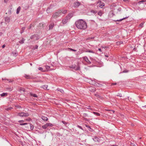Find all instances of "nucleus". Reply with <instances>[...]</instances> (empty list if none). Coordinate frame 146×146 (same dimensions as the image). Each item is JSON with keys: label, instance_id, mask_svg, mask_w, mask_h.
<instances>
[{"label": "nucleus", "instance_id": "obj_1", "mask_svg": "<svg viewBox=\"0 0 146 146\" xmlns=\"http://www.w3.org/2000/svg\"><path fill=\"white\" fill-rule=\"evenodd\" d=\"M75 24L77 28L80 30H84L87 28V23L82 19H79L76 21Z\"/></svg>", "mask_w": 146, "mask_h": 146}, {"label": "nucleus", "instance_id": "obj_2", "mask_svg": "<svg viewBox=\"0 0 146 146\" xmlns=\"http://www.w3.org/2000/svg\"><path fill=\"white\" fill-rule=\"evenodd\" d=\"M90 58L91 60V61L90 62L88 59V57L86 56H84L82 57V59L83 60H84L85 61H86V62L88 63V64H91V62L95 63L96 62V60L95 59H94L90 57Z\"/></svg>", "mask_w": 146, "mask_h": 146}, {"label": "nucleus", "instance_id": "obj_3", "mask_svg": "<svg viewBox=\"0 0 146 146\" xmlns=\"http://www.w3.org/2000/svg\"><path fill=\"white\" fill-rule=\"evenodd\" d=\"M69 67L75 70H80V66L78 63H77L76 64H72L71 66H69Z\"/></svg>", "mask_w": 146, "mask_h": 146}, {"label": "nucleus", "instance_id": "obj_4", "mask_svg": "<svg viewBox=\"0 0 146 146\" xmlns=\"http://www.w3.org/2000/svg\"><path fill=\"white\" fill-rule=\"evenodd\" d=\"M61 15V14L59 12V11L58 10L56 12L52 14V17L51 19H56Z\"/></svg>", "mask_w": 146, "mask_h": 146}, {"label": "nucleus", "instance_id": "obj_5", "mask_svg": "<svg viewBox=\"0 0 146 146\" xmlns=\"http://www.w3.org/2000/svg\"><path fill=\"white\" fill-rule=\"evenodd\" d=\"M17 115L21 117H27L29 115V114L27 113L24 112H19L17 113Z\"/></svg>", "mask_w": 146, "mask_h": 146}, {"label": "nucleus", "instance_id": "obj_6", "mask_svg": "<svg viewBox=\"0 0 146 146\" xmlns=\"http://www.w3.org/2000/svg\"><path fill=\"white\" fill-rule=\"evenodd\" d=\"M80 5L81 3L78 1H77L76 2L74 3L73 7L75 8H77Z\"/></svg>", "mask_w": 146, "mask_h": 146}, {"label": "nucleus", "instance_id": "obj_7", "mask_svg": "<svg viewBox=\"0 0 146 146\" xmlns=\"http://www.w3.org/2000/svg\"><path fill=\"white\" fill-rule=\"evenodd\" d=\"M34 38H36L35 39V40H37L39 39L38 35H33L31 36L30 37L31 39H34Z\"/></svg>", "mask_w": 146, "mask_h": 146}, {"label": "nucleus", "instance_id": "obj_8", "mask_svg": "<svg viewBox=\"0 0 146 146\" xmlns=\"http://www.w3.org/2000/svg\"><path fill=\"white\" fill-rule=\"evenodd\" d=\"M88 82L92 85H95L96 84V83L94 80H92L91 79L88 80Z\"/></svg>", "mask_w": 146, "mask_h": 146}, {"label": "nucleus", "instance_id": "obj_9", "mask_svg": "<svg viewBox=\"0 0 146 146\" xmlns=\"http://www.w3.org/2000/svg\"><path fill=\"white\" fill-rule=\"evenodd\" d=\"M4 20L6 23H8L10 21V18L9 17H6L4 18Z\"/></svg>", "mask_w": 146, "mask_h": 146}, {"label": "nucleus", "instance_id": "obj_10", "mask_svg": "<svg viewBox=\"0 0 146 146\" xmlns=\"http://www.w3.org/2000/svg\"><path fill=\"white\" fill-rule=\"evenodd\" d=\"M69 20L66 17L62 20V23L63 24H65Z\"/></svg>", "mask_w": 146, "mask_h": 146}, {"label": "nucleus", "instance_id": "obj_11", "mask_svg": "<svg viewBox=\"0 0 146 146\" xmlns=\"http://www.w3.org/2000/svg\"><path fill=\"white\" fill-rule=\"evenodd\" d=\"M73 16V14L72 13H69L67 16L66 17V18H67L69 20Z\"/></svg>", "mask_w": 146, "mask_h": 146}, {"label": "nucleus", "instance_id": "obj_12", "mask_svg": "<svg viewBox=\"0 0 146 146\" xmlns=\"http://www.w3.org/2000/svg\"><path fill=\"white\" fill-rule=\"evenodd\" d=\"M93 140L95 142L97 143L99 142L100 139L98 137H94L93 138Z\"/></svg>", "mask_w": 146, "mask_h": 146}, {"label": "nucleus", "instance_id": "obj_13", "mask_svg": "<svg viewBox=\"0 0 146 146\" xmlns=\"http://www.w3.org/2000/svg\"><path fill=\"white\" fill-rule=\"evenodd\" d=\"M59 12H60V14H61V13H62L63 14H65L67 12V10H63L62 9L59 10Z\"/></svg>", "mask_w": 146, "mask_h": 146}, {"label": "nucleus", "instance_id": "obj_14", "mask_svg": "<svg viewBox=\"0 0 146 146\" xmlns=\"http://www.w3.org/2000/svg\"><path fill=\"white\" fill-rule=\"evenodd\" d=\"M85 125L86 127L88 128V129L89 131L91 132L93 131H94V130L89 125Z\"/></svg>", "mask_w": 146, "mask_h": 146}, {"label": "nucleus", "instance_id": "obj_15", "mask_svg": "<svg viewBox=\"0 0 146 146\" xmlns=\"http://www.w3.org/2000/svg\"><path fill=\"white\" fill-rule=\"evenodd\" d=\"M54 26V23H51L50 25H49V29L50 30L52 29H53V27Z\"/></svg>", "mask_w": 146, "mask_h": 146}, {"label": "nucleus", "instance_id": "obj_16", "mask_svg": "<svg viewBox=\"0 0 146 146\" xmlns=\"http://www.w3.org/2000/svg\"><path fill=\"white\" fill-rule=\"evenodd\" d=\"M100 3L99 4V6L100 7L102 8L104 6L105 4L104 3L101 2V1H100Z\"/></svg>", "mask_w": 146, "mask_h": 146}, {"label": "nucleus", "instance_id": "obj_17", "mask_svg": "<svg viewBox=\"0 0 146 146\" xmlns=\"http://www.w3.org/2000/svg\"><path fill=\"white\" fill-rule=\"evenodd\" d=\"M24 77L27 79H32L31 77L29 75H27L26 74H25Z\"/></svg>", "mask_w": 146, "mask_h": 146}, {"label": "nucleus", "instance_id": "obj_18", "mask_svg": "<svg viewBox=\"0 0 146 146\" xmlns=\"http://www.w3.org/2000/svg\"><path fill=\"white\" fill-rule=\"evenodd\" d=\"M30 95L31 96H33L35 98L38 97V96L36 94H33L31 93H30Z\"/></svg>", "mask_w": 146, "mask_h": 146}, {"label": "nucleus", "instance_id": "obj_19", "mask_svg": "<svg viewBox=\"0 0 146 146\" xmlns=\"http://www.w3.org/2000/svg\"><path fill=\"white\" fill-rule=\"evenodd\" d=\"M51 9V6L48 7L46 10V12L48 13H50L51 12V11H50V10Z\"/></svg>", "mask_w": 146, "mask_h": 146}, {"label": "nucleus", "instance_id": "obj_20", "mask_svg": "<svg viewBox=\"0 0 146 146\" xmlns=\"http://www.w3.org/2000/svg\"><path fill=\"white\" fill-rule=\"evenodd\" d=\"M42 119L44 121H47L48 120V118L46 117L42 116L41 117Z\"/></svg>", "mask_w": 146, "mask_h": 146}, {"label": "nucleus", "instance_id": "obj_21", "mask_svg": "<svg viewBox=\"0 0 146 146\" xmlns=\"http://www.w3.org/2000/svg\"><path fill=\"white\" fill-rule=\"evenodd\" d=\"M12 53L14 56L16 57L18 55V53L17 52H13Z\"/></svg>", "mask_w": 146, "mask_h": 146}, {"label": "nucleus", "instance_id": "obj_22", "mask_svg": "<svg viewBox=\"0 0 146 146\" xmlns=\"http://www.w3.org/2000/svg\"><path fill=\"white\" fill-rule=\"evenodd\" d=\"M7 95V93H3L2 94H0V96L1 97H4L5 96H6Z\"/></svg>", "mask_w": 146, "mask_h": 146}, {"label": "nucleus", "instance_id": "obj_23", "mask_svg": "<svg viewBox=\"0 0 146 146\" xmlns=\"http://www.w3.org/2000/svg\"><path fill=\"white\" fill-rule=\"evenodd\" d=\"M29 7V6L28 5H24L23 7L24 9L25 10L27 9Z\"/></svg>", "mask_w": 146, "mask_h": 146}, {"label": "nucleus", "instance_id": "obj_24", "mask_svg": "<svg viewBox=\"0 0 146 146\" xmlns=\"http://www.w3.org/2000/svg\"><path fill=\"white\" fill-rule=\"evenodd\" d=\"M21 8L20 6H19L18 7V8H17V12H16L17 14H18L19 13V11L20 10Z\"/></svg>", "mask_w": 146, "mask_h": 146}, {"label": "nucleus", "instance_id": "obj_25", "mask_svg": "<svg viewBox=\"0 0 146 146\" xmlns=\"http://www.w3.org/2000/svg\"><path fill=\"white\" fill-rule=\"evenodd\" d=\"M47 127H48V126H47V123H46L45 125H43L42 126V127L43 129H45L46 128H47Z\"/></svg>", "mask_w": 146, "mask_h": 146}, {"label": "nucleus", "instance_id": "obj_26", "mask_svg": "<svg viewBox=\"0 0 146 146\" xmlns=\"http://www.w3.org/2000/svg\"><path fill=\"white\" fill-rule=\"evenodd\" d=\"M25 40V39H24L23 38L21 40L19 41V42L20 44H22L24 43Z\"/></svg>", "mask_w": 146, "mask_h": 146}, {"label": "nucleus", "instance_id": "obj_27", "mask_svg": "<svg viewBox=\"0 0 146 146\" xmlns=\"http://www.w3.org/2000/svg\"><path fill=\"white\" fill-rule=\"evenodd\" d=\"M48 87V86L47 85H44L42 86L41 87V88H43L44 89H47Z\"/></svg>", "mask_w": 146, "mask_h": 146}, {"label": "nucleus", "instance_id": "obj_28", "mask_svg": "<svg viewBox=\"0 0 146 146\" xmlns=\"http://www.w3.org/2000/svg\"><path fill=\"white\" fill-rule=\"evenodd\" d=\"M86 52L92 53L94 54L95 53L92 50H88L86 51Z\"/></svg>", "mask_w": 146, "mask_h": 146}, {"label": "nucleus", "instance_id": "obj_29", "mask_svg": "<svg viewBox=\"0 0 146 146\" xmlns=\"http://www.w3.org/2000/svg\"><path fill=\"white\" fill-rule=\"evenodd\" d=\"M145 2H146V0H141V1H139L138 2V4H140L142 3Z\"/></svg>", "mask_w": 146, "mask_h": 146}, {"label": "nucleus", "instance_id": "obj_30", "mask_svg": "<svg viewBox=\"0 0 146 146\" xmlns=\"http://www.w3.org/2000/svg\"><path fill=\"white\" fill-rule=\"evenodd\" d=\"M124 17L122 19H121L119 20H117V21H122V20H124V19H127V18H128V17Z\"/></svg>", "mask_w": 146, "mask_h": 146}, {"label": "nucleus", "instance_id": "obj_31", "mask_svg": "<svg viewBox=\"0 0 146 146\" xmlns=\"http://www.w3.org/2000/svg\"><path fill=\"white\" fill-rule=\"evenodd\" d=\"M93 113L95 115H96L98 116H99L100 115V114L98 112H93Z\"/></svg>", "mask_w": 146, "mask_h": 146}, {"label": "nucleus", "instance_id": "obj_32", "mask_svg": "<svg viewBox=\"0 0 146 146\" xmlns=\"http://www.w3.org/2000/svg\"><path fill=\"white\" fill-rule=\"evenodd\" d=\"M82 115L83 118L88 116V115L86 113H83Z\"/></svg>", "mask_w": 146, "mask_h": 146}, {"label": "nucleus", "instance_id": "obj_33", "mask_svg": "<svg viewBox=\"0 0 146 146\" xmlns=\"http://www.w3.org/2000/svg\"><path fill=\"white\" fill-rule=\"evenodd\" d=\"M48 127V126L52 127L53 126V125L52 123H46Z\"/></svg>", "mask_w": 146, "mask_h": 146}, {"label": "nucleus", "instance_id": "obj_34", "mask_svg": "<svg viewBox=\"0 0 146 146\" xmlns=\"http://www.w3.org/2000/svg\"><path fill=\"white\" fill-rule=\"evenodd\" d=\"M90 12L94 14H96L97 13V12L96 11H95L94 10H91L90 11Z\"/></svg>", "mask_w": 146, "mask_h": 146}, {"label": "nucleus", "instance_id": "obj_35", "mask_svg": "<svg viewBox=\"0 0 146 146\" xmlns=\"http://www.w3.org/2000/svg\"><path fill=\"white\" fill-rule=\"evenodd\" d=\"M30 129L31 130H33L34 128V126L32 124H30Z\"/></svg>", "mask_w": 146, "mask_h": 146}, {"label": "nucleus", "instance_id": "obj_36", "mask_svg": "<svg viewBox=\"0 0 146 146\" xmlns=\"http://www.w3.org/2000/svg\"><path fill=\"white\" fill-rule=\"evenodd\" d=\"M7 90L9 91H11L13 90V88H7Z\"/></svg>", "mask_w": 146, "mask_h": 146}, {"label": "nucleus", "instance_id": "obj_37", "mask_svg": "<svg viewBox=\"0 0 146 146\" xmlns=\"http://www.w3.org/2000/svg\"><path fill=\"white\" fill-rule=\"evenodd\" d=\"M57 90L58 91H60L62 93H63L64 92V91L62 89L58 88L57 89Z\"/></svg>", "mask_w": 146, "mask_h": 146}, {"label": "nucleus", "instance_id": "obj_38", "mask_svg": "<svg viewBox=\"0 0 146 146\" xmlns=\"http://www.w3.org/2000/svg\"><path fill=\"white\" fill-rule=\"evenodd\" d=\"M143 24L144 23H142L139 25V26L140 27H141V28H142L143 27Z\"/></svg>", "mask_w": 146, "mask_h": 146}, {"label": "nucleus", "instance_id": "obj_39", "mask_svg": "<svg viewBox=\"0 0 146 146\" xmlns=\"http://www.w3.org/2000/svg\"><path fill=\"white\" fill-rule=\"evenodd\" d=\"M117 96H119L120 97H122V94L121 93H118L117 94Z\"/></svg>", "mask_w": 146, "mask_h": 146}, {"label": "nucleus", "instance_id": "obj_40", "mask_svg": "<svg viewBox=\"0 0 146 146\" xmlns=\"http://www.w3.org/2000/svg\"><path fill=\"white\" fill-rule=\"evenodd\" d=\"M28 124L26 123H21L20 124V125H24L27 124Z\"/></svg>", "mask_w": 146, "mask_h": 146}, {"label": "nucleus", "instance_id": "obj_41", "mask_svg": "<svg viewBox=\"0 0 146 146\" xmlns=\"http://www.w3.org/2000/svg\"><path fill=\"white\" fill-rule=\"evenodd\" d=\"M45 67L46 69L48 70L50 68V67L47 65L45 66Z\"/></svg>", "mask_w": 146, "mask_h": 146}, {"label": "nucleus", "instance_id": "obj_42", "mask_svg": "<svg viewBox=\"0 0 146 146\" xmlns=\"http://www.w3.org/2000/svg\"><path fill=\"white\" fill-rule=\"evenodd\" d=\"M77 127H78L80 129H81L82 130H83V128L81 126H80L79 125H77Z\"/></svg>", "mask_w": 146, "mask_h": 146}, {"label": "nucleus", "instance_id": "obj_43", "mask_svg": "<svg viewBox=\"0 0 146 146\" xmlns=\"http://www.w3.org/2000/svg\"><path fill=\"white\" fill-rule=\"evenodd\" d=\"M83 119L84 120H85L86 121H89V120H88V119H87V118H86L85 117H83Z\"/></svg>", "mask_w": 146, "mask_h": 146}, {"label": "nucleus", "instance_id": "obj_44", "mask_svg": "<svg viewBox=\"0 0 146 146\" xmlns=\"http://www.w3.org/2000/svg\"><path fill=\"white\" fill-rule=\"evenodd\" d=\"M98 14L100 16H101L102 14V13L100 11L98 12Z\"/></svg>", "mask_w": 146, "mask_h": 146}, {"label": "nucleus", "instance_id": "obj_45", "mask_svg": "<svg viewBox=\"0 0 146 146\" xmlns=\"http://www.w3.org/2000/svg\"><path fill=\"white\" fill-rule=\"evenodd\" d=\"M38 69L39 70L42 71V70H43V69L42 68L40 67L38 68Z\"/></svg>", "mask_w": 146, "mask_h": 146}, {"label": "nucleus", "instance_id": "obj_46", "mask_svg": "<svg viewBox=\"0 0 146 146\" xmlns=\"http://www.w3.org/2000/svg\"><path fill=\"white\" fill-rule=\"evenodd\" d=\"M12 109V108L9 107V108H7V109H6V110H10Z\"/></svg>", "mask_w": 146, "mask_h": 146}, {"label": "nucleus", "instance_id": "obj_47", "mask_svg": "<svg viewBox=\"0 0 146 146\" xmlns=\"http://www.w3.org/2000/svg\"><path fill=\"white\" fill-rule=\"evenodd\" d=\"M24 122V121L23 120H19L18 121V122L20 123H21Z\"/></svg>", "mask_w": 146, "mask_h": 146}, {"label": "nucleus", "instance_id": "obj_48", "mask_svg": "<svg viewBox=\"0 0 146 146\" xmlns=\"http://www.w3.org/2000/svg\"><path fill=\"white\" fill-rule=\"evenodd\" d=\"M62 123L65 125L67 124V122H66L64 121H62Z\"/></svg>", "mask_w": 146, "mask_h": 146}, {"label": "nucleus", "instance_id": "obj_49", "mask_svg": "<svg viewBox=\"0 0 146 146\" xmlns=\"http://www.w3.org/2000/svg\"><path fill=\"white\" fill-rule=\"evenodd\" d=\"M38 45H36L35 46V47L34 48V49H37L38 48Z\"/></svg>", "mask_w": 146, "mask_h": 146}, {"label": "nucleus", "instance_id": "obj_50", "mask_svg": "<svg viewBox=\"0 0 146 146\" xmlns=\"http://www.w3.org/2000/svg\"><path fill=\"white\" fill-rule=\"evenodd\" d=\"M128 72V71H127V70H124L123 71V73H126V72Z\"/></svg>", "mask_w": 146, "mask_h": 146}, {"label": "nucleus", "instance_id": "obj_51", "mask_svg": "<svg viewBox=\"0 0 146 146\" xmlns=\"http://www.w3.org/2000/svg\"><path fill=\"white\" fill-rule=\"evenodd\" d=\"M97 97L99 98H101V96L99 95H97Z\"/></svg>", "mask_w": 146, "mask_h": 146}, {"label": "nucleus", "instance_id": "obj_52", "mask_svg": "<svg viewBox=\"0 0 146 146\" xmlns=\"http://www.w3.org/2000/svg\"><path fill=\"white\" fill-rule=\"evenodd\" d=\"M5 47V44H3L2 46V47L3 48H4Z\"/></svg>", "mask_w": 146, "mask_h": 146}, {"label": "nucleus", "instance_id": "obj_53", "mask_svg": "<svg viewBox=\"0 0 146 146\" xmlns=\"http://www.w3.org/2000/svg\"><path fill=\"white\" fill-rule=\"evenodd\" d=\"M70 50L72 51H75V52H76V50H74V49H70Z\"/></svg>", "mask_w": 146, "mask_h": 146}, {"label": "nucleus", "instance_id": "obj_54", "mask_svg": "<svg viewBox=\"0 0 146 146\" xmlns=\"http://www.w3.org/2000/svg\"><path fill=\"white\" fill-rule=\"evenodd\" d=\"M98 50L101 52H102V50L100 48H98Z\"/></svg>", "mask_w": 146, "mask_h": 146}, {"label": "nucleus", "instance_id": "obj_55", "mask_svg": "<svg viewBox=\"0 0 146 146\" xmlns=\"http://www.w3.org/2000/svg\"><path fill=\"white\" fill-rule=\"evenodd\" d=\"M123 1L125 2H128V0H123Z\"/></svg>", "mask_w": 146, "mask_h": 146}, {"label": "nucleus", "instance_id": "obj_56", "mask_svg": "<svg viewBox=\"0 0 146 146\" xmlns=\"http://www.w3.org/2000/svg\"><path fill=\"white\" fill-rule=\"evenodd\" d=\"M116 37L117 38H119V36L118 35H117L116 36Z\"/></svg>", "mask_w": 146, "mask_h": 146}, {"label": "nucleus", "instance_id": "obj_57", "mask_svg": "<svg viewBox=\"0 0 146 146\" xmlns=\"http://www.w3.org/2000/svg\"><path fill=\"white\" fill-rule=\"evenodd\" d=\"M8 81H9V82H13V80H9Z\"/></svg>", "mask_w": 146, "mask_h": 146}, {"label": "nucleus", "instance_id": "obj_58", "mask_svg": "<svg viewBox=\"0 0 146 146\" xmlns=\"http://www.w3.org/2000/svg\"><path fill=\"white\" fill-rule=\"evenodd\" d=\"M2 80H7V81H9V79H6L5 78L4 79L3 78Z\"/></svg>", "mask_w": 146, "mask_h": 146}, {"label": "nucleus", "instance_id": "obj_59", "mask_svg": "<svg viewBox=\"0 0 146 146\" xmlns=\"http://www.w3.org/2000/svg\"><path fill=\"white\" fill-rule=\"evenodd\" d=\"M25 27H23L22 28V30L24 31V30L25 29Z\"/></svg>", "mask_w": 146, "mask_h": 146}, {"label": "nucleus", "instance_id": "obj_60", "mask_svg": "<svg viewBox=\"0 0 146 146\" xmlns=\"http://www.w3.org/2000/svg\"><path fill=\"white\" fill-rule=\"evenodd\" d=\"M31 25H31H31H30L29 28V29H31Z\"/></svg>", "mask_w": 146, "mask_h": 146}, {"label": "nucleus", "instance_id": "obj_61", "mask_svg": "<svg viewBox=\"0 0 146 146\" xmlns=\"http://www.w3.org/2000/svg\"><path fill=\"white\" fill-rule=\"evenodd\" d=\"M116 84V83H113L112 84V85H115Z\"/></svg>", "mask_w": 146, "mask_h": 146}, {"label": "nucleus", "instance_id": "obj_62", "mask_svg": "<svg viewBox=\"0 0 146 146\" xmlns=\"http://www.w3.org/2000/svg\"><path fill=\"white\" fill-rule=\"evenodd\" d=\"M111 146H118L117 145H112Z\"/></svg>", "mask_w": 146, "mask_h": 146}, {"label": "nucleus", "instance_id": "obj_63", "mask_svg": "<svg viewBox=\"0 0 146 146\" xmlns=\"http://www.w3.org/2000/svg\"><path fill=\"white\" fill-rule=\"evenodd\" d=\"M23 31H23V30H22V31H21V33H23Z\"/></svg>", "mask_w": 146, "mask_h": 146}, {"label": "nucleus", "instance_id": "obj_64", "mask_svg": "<svg viewBox=\"0 0 146 146\" xmlns=\"http://www.w3.org/2000/svg\"><path fill=\"white\" fill-rule=\"evenodd\" d=\"M105 56L107 57H108V56L107 55H105Z\"/></svg>", "mask_w": 146, "mask_h": 146}]
</instances>
